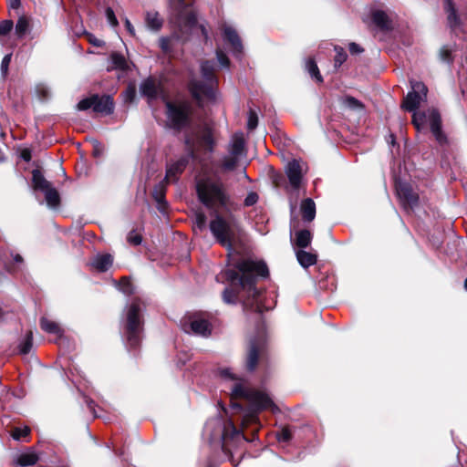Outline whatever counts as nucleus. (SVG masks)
Returning a JSON list of instances; mask_svg holds the SVG:
<instances>
[{"mask_svg": "<svg viewBox=\"0 0 467 467\" xmlns=\"http://www.w3.org/2000/svg\"><path fill=\"white\" fill-rule=\"evenodd\" d=\"M411 91L405 98L402 107L413 112V124L419 130L425 124H429L436 140L440 144H446L447 138L441 130V116L438 111L431 109L427 113L416 112L420 104L427 99L428 88L421 82H411Z\"/></svg>", "mask_w": 467, "mask_h": 467, "instance_id": "1", "label": "nucleus"}, {"mask_svg": "<svg viewBox=\"0 0 467 467\" xmlns=\"http://www.w3.org/2000/svg\"><path fill=\"white\" fill-rule=\"evenodd\" d=\"M236 268L242 275L239 277L235 271L228 270L225 272L226 279L231 282L239 279L241 286L243 288L248 286L249 289L253 290L254 295L257 293L254 288V276L267 277L269 275L266 265L262 261L242 260L236 265Z\"/></svg>", "mask_w": 467, "mask_h": 467, "instance_id": "2", "label": "nucleus"}, {"mask_svg": "<svg viewBox=\"0 0 467 467\" xmlns=\"http://www.w3.org/2000/svg\"><path fill=\"white\" fill-rule=\"evenodd\" d=\"M214 138L212 129L205 126L185 139L189 158H194L200 151L213 152Z\"/></svg>", "mask_w": 467, "mask_h": 467, "instance_id": "3", "label": "nucleus"}, {"mask_svg": "<svg viewBox=\"0 0 467 467\" xmlns=\"http://www.w3.org/2000/svg\"><path fill=\"white\" fill-rule=\"evenodd\" d=\"M209 227L215 240L231 251L234 238V225L223 219L222 216L216 214L210 222Z\"/></svg>", "mask_w": 467, "mask_h": 467, "instance_id": "4", "label": "nucleus"}, {"mask_svg": "<svg viewBox=\"0 0 467 467\" xmlns=\"http://www.w3.org/2000/svg\"><path fill=\"white\" fill-rule=\"evenodd\" d=\"M197 192L201 202L208 207H213L218 202L224 204L226 202L222 186L208 181L197 183Z\"/></svg>", "mask_w": 467, "mask_h": 467, "instance_id": "5", "label": "nucleus"}, {"mask_svg": "<svg viewBox=\"0 0 467 467\" xmlns=\"http://www.w3.org/2000/svg\"><path fill=\"white\" fill-rule=\"evenodd\" d=\"M201 69L206 83L200 84L192 81L190 86L191 92L198 100H202L204 98L212 99L213 96V86L215 82L213 67L210 62H204L202 64Z\"/></svg>", "mask_w": 467, "mask_h": 467, "instance_id": "6", "label": "nucleus"}, {"mask_svg": "<svg viewBox=\"0 0 467 467\" xmlns=\"http://www.w3.org/2000/svg\"><path fill=\"white\" fill-rule=\"evenodd\" d=\"M166 105L168 109L169 124L177 130L184 127L190 113V105L187 102H180L177 104L167 102Z\"/></svg>", "mask_w": 467, "mask_h": 467, "instance_id": "7", "label": "nucleus"}, {"mask_svg": "<svg viewBox=\"0 0 467 467\" xmlns=\"http://www.w3.org/2000/svg\"><path fill=\"white\" fill-rule=\"evenodd\" d=\"M242 395L257 410H270L274 413L279 411L272 399L263 391L247 390L243 392Z\"/></svg>", "mask_w": 467, "mask_h": 467, "instance_id": "8", "label": "nucleus"}, {"mask_svg": "<svg viewBox=\"0 0 467 467\" xmlns=\"http://www.w3.org/2000/svg\"><path fill=\"white\" fill-rule=\"evenodd\" d=\"M244 149V139L242 132L235 133L229 143V156L225 158L223 166L225 169L234 168L238 158L243 154Z\"/></svg>", "mask_w": 467, "mask_h": 467, "instance_id": "9", "label": "nucleus"}, {"mask_svg": "<svg viewBox=\"0 0 467 467\" xmlns=\"http://www.w3.org/2000/svg\"><path fill=\"white\" fill-rule=\"evenodd\" d=\"M140 306L138 303L133 302L128 309L127 318H128V332L129 337L128 340L130 342V345H136L139 341V332H140Z\"/></svg>", "mask_w": 467, "mask_h": 467, "instance_id": "10", "label": "nucleus"}, {"mask_svg": "<svg viewBox=\"0 0 467 467\" xmlns=\"http://www.w3.org/2000/svg\"><path fill=\"white\" fill-rule=\"evenodd\" d=\"M396 191L399 198L406 204L413 206L418 202V196L415 194L411 187L406 183L399 182L396 184Z\"/></svg>", "mask_w": 467, "mask_h": 467, "instance_id": "11", "label": "nucleus"}, {"mask_svg": "<svg viewBox=\"0 0 467 467\" xmlns=\"http://www.w3.org/2000/svg\"><path fill=\"white\" fill-rule=\"evenodd\" d=\"M285 172L288 177L290 184L297 188L300 185L301 180H302V173L303 170L296 160H293L289 161L285 168Z\"/></svg>", "mask_w": 467, "mask_h": 467, "instance_id": "12", "label": "nucleus"}, {"mask_svg": "<svg viewBox=\"0 0 467 467\" xmlns=\"http://www.w3.org/2000/svg\"><path fill=\"white\" fill-rule=\"evenodd\" d=\"M93 110L97 113L108 115L113 111L114 103L110 96H94Z\"/></svg>", "mask_w": 467, "mask_h": 467, "instance_id": "13", "label": "nucleus"}, {"mask_svg": "<svg viewBox=\"0 0 467 467\" xmlns=\"http://www.w3.org/2000/svg\"><path fill=\"white\" fill-rule=\"evenodd\" d=\"M140 93L150 99L158 97L161 90L160 84L151 78L144 80L140 87Z\"/></svg>", "mask_w": 467, "mask_h": 467, "instance_id": "14", "label": "nucleus"}, {"mask_svg": "<svg viewBox=\"0 0 467 467\" xmlns=\"http://www.w3.org/2000/svg\"><path fill=\"white\" fill-rule=\"evenodd\" d=\"M38 461V456L33 451H27L17 454L14 460L16 465L21 467H27L36 464Z\"/></svg>", "mask_w": 467, "mask_h": 467, "instance_id": "15", "label": "nucleus"}, {"mask_svg": "<svg viewBox=\"0 0 467 467\" xmlns=\"http://www.w3.org/2000/svg\"><path fill=\"white\" fill-rule=\"evenodd\" d=\"M188 162V160L186 158H182L181 160H178L177 161L170 164L167 167L166 171V177L165 179L167 181H175L177 179V175L184 170L186 167V164Z\"/></svg>", "mask_w": 467, "mask_h": 467, "instance_id": "16", "label": "nucleus"}, {"mask_svg": "<svg viewBox=\"0 0 467 467\" xmlns=\"http://www.w3.org/2000/svg\"><path fill=\"white\" fill-rule=\"evenodd\" d=\"M302 217L305 221L311 222L316 216V204L310 198L302 201L300 205Z\"/></svg>", "mask_w": 467, "mask_h": 467, "instance_id": "17", "label": "nucleus"}, {"mask_svg": "<svg viewBox=\"0 0 467 467\" xmlns=\"http://www.w3.org/2000/svg\"><path fill=\"white\" fill-rule=\"evenodd\" d=\"M112 264L113 257L110 254H99L94 258L92 266L99 272H106L111 267Z\"/></svg>", "mask_w": 467, "mask_h": 467, "instance_id": "18", "label": "nucleus"}, {"mask_svg": "<svg viewBox=\"0 0 467 467\" xmlns=\"http://www.w3.org/2000/svg\"><path fill=\"white\" fill-rule=\"evenodd\" d=\"M128 63L123 55L114 52L109 59L108 70H125Z\"/></svg>", "mask_w": 467, "mask_h": 467, "instance_id": "19", "label": "nucleus"}, {"mask_svg": "<svg viewBox=\"0 0 467 467\" xmlns=\"http://www.w3.org/2000/svg\"><path fill=\"white\" fill-rule=\"evenodd\" d=\"M224 40L231 44L234 52L241 53L242 43L237 33L233 28H224Z\"/></svg>", "mask_w": 467, "mask_h": 467, "instance_id": "20", "label": "nucleus"}, {"mask_svg": "<svg viewBox=\"0 0 467 467\" xmlns=\"http://www.w3.org/2000/svg\"><path fill=\"white\" fill-rule=\"evenodd\" d=\"M192 332L200 336H208L211 333V327L208 321L204 319H195L190 324Z\"/></svg>", "mask_w": 467, "mask_h": 467, "instance_id": "21", "label": "nucleus"}, {"mask_svg": "<svg viewBox=\"0 0 467 467\" xmlns=\"http://www.w3.org/2000/svg\"><path fill=\"white\" fill-rule=\"evenodd\" d=\"M32 181L34 183L35 189H37L41 192H45L52 185L51 183L45 179L43 174L38 170H34L32 172Z\"/></svg>", "mask_w": 467, "mask_h": 467, "instance_id": "22", "label": "nucleus"}, {"mask_svg": "<svg viewBox=\"0 0 467 467\" xmlns=\"http://www.w3.org/2000/svg\"><path fill=\"white\" fill-rule=\"evenodd\" d=\"M296 258L299 264L305 268L314 265L317 263V255L304 250L296 252Z\"/></svg>", "mask_w": 467, "mask_h": 467, "instance_id": "23", "label": "nucleus"}, {"mask_svg": "<svg viewBox=\"0 0 467 467\" xmlns=\"http://www.w3.org/2000/svg\"><path fill=\"white\" fill-rule=\"evenodd\" d=\"M40 327L47 333L54 334L58 337L62 336V329L60 327L56 322L49 320L47 317L41 318Z\"/></svg>", "mask_w": 467, "mask_h": 467, "instance_id": "24", "label": "nucleus"}, {"mask_svg": "<svg viewBox=\"0 0 467 467\" xmlns=\"http://www.w3.org/2000/svg\"><path fill=\"white\" fill-rule=\"evenodd\" d=\"M43 192L45 194V199L48 207L57 208L59 205L60 197L57 191L53 186Z\"/></svg>", "mask_w": 467, "mask_h": 467, "instance_id": "25", "label": "nucleus"}, {"mask_svg": "<svg viewBox=\"0 0 467 467\" xmlns=\"http://www.w3.org/2000/svg\"><path fill=\"white\" fill-rule=\"evenodd\" d=\"M312 240L311 233L308 230H301L296 234V244L298 247H307Z\"/></svg>", "mask_w": 467, "mask_h": 467, "instance_id": "26", "label": "nucleus"}, {"mask_svg": "<svg viewBox=\"0 0 467 467\" xmlns=\"http://www.w3.org/2000/svg\"><path fill=\"white\" fill-rule=\"evenodd\" d=\"M257 361H258V349H257L256 346L254 343H252L250 346V349H249L248 357H247V360H246L247 369L250 371H253L257 365Z\"/></svg>", "mask_w": 467, "mask_h": 467, "instance_id": "27", "label": "nucleus"}, {"mask_svg": "<svg viewBox=\"0 0 467 467\" xmlns=\"http://www.w3.org/2000/svg\"><path fill=\"white\" fill-rule=\"evenodd\" d=\"M147 26L152 30H159L162 26V20L158 13L150 12L146 16Z\"/></svg>", "mask_w": 467, "mask_h": 467, "instance_id": "28", "label": "nucleus"}, {"mask_svg": "<svg viewBox=\"0 0 467 467\" xmlns=\"http://www.w3.org/2000/svg\"><path fill=\"white\" fill-rule=\"evenodd\" d=\"M373 22L381 28H388L389 17L383 11H376L372 15Z\"/></svg>", "mask_w": 467, "mask_h": 467, "instance_id": "29", "label": "nucleus"}, {"mask_svg": "<svg viewBox=\"0 0 467 467\" xmlns=\"http://www.w3.org/2000/svg\"><path fill=\"white\" fill-rule=\"evenodd\" d=\"M342 103L346 108L353 110H362L364 108L363 104L359 100L349 96L343 98Z\"/></svg>", "mask_w": 467, "mask_h": 467, "instance_id": "30", "label": "nucleus"}, {"mask_svg": "<svg viewBox=\"0 0 467 467\" xmlns=\"http://www.w3.org/2000/svg\"><path fill=\"white\" fill-rule=\"evenodd\" d=\"M29 27L28 21L26 17L21 16L18 18L16 25V34L19 38H22L27 32Z\"/></svg>", "mask_w": 467, "mask_h": 467, "instance_id": "31", "label": "nucleus"}, {"mask_svg": "<svg viewBox=\"0 0 467 467\" xmlns=\"http://www.w3.org/2000/svg\"><path fill=\"white\" fill-rule=\"evenodd\" d=\"M306 68L308 71V73L311 75V77L314 78L317 81H318V82L322 81V77H321L318 67L314 60L308 59L306 63Z\"/></svg>", "mask_w": 467, "mask_h": 467, "instance_id": "32", "label": "nucleus"}, {"mask_svg": "<svg viewBox=\"0 0 467 467\" xmlns=\"http://www.w3.org/2000/svg\"><path fill=\"white\" fill-rule=\"evenodd\" d=\"M445 10L448 13V19L451 24L455 23L457 20L456 12L453 7V4L451 0L445 1Z\"/></svg>", "mask_w": 467, "mask_h": 467, "instance_id": "33", "label": "nucleus"}, {"mask_svg": "<svg viewBox=\"0 0 467 467\" xmlns=\"http://www.w3.org/2000/svg\"><path fill=\"white\" fill-rule=\"evenodd\" d=\"M94 102V96L83 99L78 103L77 108L79 110H86L91 108L93 109Z\"/></svg>", "mask_w": 467, "mask_h": 467, "instance_id": "34", "label": "nucleus"}, {"mask_svg": "<svg viewBox=\"0 0 467 467\" xmlns=\"http://www.w3.org/2000/svg\"><path fill=\"white\" fill-rule=\"evenodd\" d=\"M14 27L12 20L6 19L0 22V36H6Z\"/></svg>", "mask_w": 467, "mask_h": 467, "instance_id": "35", "label": "nucleus"}, {"mask_svg": "<svg viewBox=\"0 0 467 467\" xmlns=\"http://www.w3.org/2000/svg\"><path fill=\"white\" fill-rule=\"evenodd\" d=\"M28 434H29V429L27 427L16 428L13 431L12 437L15 440L19 441V440L26 438Z\"/></svg>", "mask_w": 467, "mask_h": 467, "instance_id": "36", "label": "nucleus"}, {"mask_svg": "<svg viewBox=\"0 0 467 467\" xmlns=\"http://www.w3.org/2000/svg\"><path fill=\"white\" fill-rule=\"evenodd\" d=\"M258 124L257 114L254 110H250L247 118V128L248 130H254Z\"/></svg>", "mask_w": 467, "mask_h": 467, "instance_id": "37", "label": "nucleus"}, {"mask_svg": "<svg viewBox=\"0 0 467 467\" xmlns=\"http://www.w3.org/2000/svg\"><path fill=\"white\" fill-rule=\"evenodd\" d=\"M105 15H106V17H107V20L109 22V24L113 26V27H116L118 26L119 25V21L115 16V13L113 11V9L111 7H108L105 11Z\"/></svg>", "mask_w": 467, "mask_h": 467, "instance_id": "38", "label": "nucleus"}, {"mask_svg": "<svg viewBox=\"0 0 467 467\" xmlns=\"http://www.w3.org/2000/svg\"><path fill=\"white\" fill-rule=\"evenodd\" d=\"M32 348V333L29 332L26 335V341L20 346V353L22 354H27Z\"/></svg>", "mask_w": 467, "mask_h": 467, "instance_id": "39", "label": "nucleus"}, {"mask_svg": "<svg viewBox=\"0 0 467 467\" xmlns=\"http://www.w3.org/2000/svg\"><path fill=\"white\" fill-rule=\"evenodd\" d=\"M440 57L444 62H450L451 60V49L448 47H442L440 49Z\"/></svg>", "mask_w": 467, "mask_h": 467, "instance_id": "40", "label": "nucleus"}, {"mask_svg": "<svg viewBox=\"0 0 467 467\" xmlns=\"http://www.w3.org/2000/svg\"><path fill=\"white\" fill-rule=\"evenodd\" d=\"M141 241V236L134 231L130 232L128 235V242L133 245H139Z\"/></svg>", "mask_w": 467, "mask_h": 467, "instance_id": "41", "label": "nucleus"}, {"mask_svg": "<svg viewBox=\"0 0 467 467\" xmlns=\"http://www.w3.org/2000/svg\"><path fill=\"white\" fill-rule=\"evenodd\" d=\"M11 57H12V55L11 54H7L2 59V62H1V71H2L3 75H5L7 73L8 67H9V64L11 62Z\"/></svg>", "mask_w": 467, "mask_h": 467, "instance_id": "42", "label": "nucleus"}, {"mask_svg": "<svg viewBox=\"0 0 467 467\" xmlns=\"http://www.w3.org/2000/svg\"><path fill=\"white\" fill-rule=\"evenodd\" d=\"M258 201V195L255 192H250L244 199V204L246 206L254 205Z\"/></svg>", "mask_w": 467, "mask_h": 467, "instance_id": "43", "label": "nucleus"}, {"mask_svg": "<svg viewBox=\"0 0 467 467\" xmlns=\"http://www.w3.org/2000/svg\"><path fill=\"white\" fill-rule=\"evenodd\" d=\"M217 59L222 67H227L229 66V59L222 51L217 52Z\"/></svg>", "mask_w": 467, "mask_h": 467, "instance_id": "44", "label": "nucleus"}, {"mask_svg": "<svg viewBox=\"0 0 467 467\" xmlns=\"http://www.w3.org/2000/svg\"><path fill=\"white\" fill-rule=\"evenodd\" d=\"M135 95H136V91H135V88L133 87H130L126 89V91L124 92L123 96H124V99L126 101H131L133 100V99L135 98Z\"/></svg>", "mask_w": 467, "mask_h": 467, "instance_id": "45", "label": "nucleus"}, {"mask_svg": "<svg viewBox=\"0 0 467 467\" xmlns=\"http://www.w3.org/2000/svg\"><path fill=\"white\" fill-rule=\"evenodd\" d=\"M223 300L226 303H234V302L235 295L230 289L226 288L223 291Z\"/></svg>", "mask_w": 467, "mask_h": 467, "instance_id": "46", "label": "nucleus"}, {"mask_svg": "<svg viewBox=\"0 0 467 467\" xmlns=\"http://www.w3.org/2000/svg\"><path fill=\"white\" fill-rule=\"evenodd\" d=\"M197 22L196 16L193 14L189 15L183 21L184 26L192 28Z\"/></svg>", "mask_w": 467, "mask_h": 467, "instance_id": "47", "label": "nucleus"}, {"mask_svg": "<svg viewBox=\"0 0 467 467\" xmlns=\"http://www.w3.org/2000/svg\"><path fill=\"white\" fill-rule=\"evenodd\" d=\"M88 39L90 44L96 47H102L104 45V42L102 40L98 39L95 36L88 34Z\"/></svg>", "mask_w": 467, "mask_h": 467, "instance_id": "48", "label": "nucleus"}, {"mask_svg": "<svg viewBox=\"0 0 467 467\" xmlns=\"http://www.w3.org/2000/svg\"><path fill=\"white\" fill-rule=\"evenodd\" d=\"M196 223L199 228H203L205 225V216L203 213L196 214Z\"/></svg>", "mask_w": 467, "mask_h": 467, "instance_id": "49", "label": "nucleus"}, {"mask_svg": "<svg viewBox=\"0 0 467 467\" xmlns=\"http://www.w3.org/2000/svg\"><path fill=\"white\" fill-rule=\"evenodd\" d=\"M349 51L353 54H358L362 52L363 50L359 47V46L356 43L349 44Z\"/></svg>", "mask_w": 467, "mask_h": 467, "instance_id": "50", "label": "nucleus"}, {"mask_svg": "<svg viewBox=\"0 0 467 467\" xmlns=\"http://www.w3.org/2000/svg\"><path fill=\"white\" fill-rule=\"evenodd\" d=\"M125 26H126V28L128 29V31L130 32V34L133 36L135 34V30H134V27L132 26L130 21L128 18L125 19Z\"/></svg>", "mask_w": 467, "mask_h": 467, "instance_id": "51", "label": "nucleus"}, {"mask_svg": "<svg viewBox=\"0 0 467 467\" xmlns=\"http://www.w3.org/2000/svg\"><path fill=\"white\" fill-rule=\"evenodd\" d=\"M222 376L224 377L225 379H234V376L232 375L230 369H223L222 370Z\"/></svg>", "mask_w": 467, "mask_h": 467, "instance_id": "52", "label": "nucleus"}, {"mask_svg": "<svg viewBox=\"0 0 467 467\" xmlns=\"http://www.w3.org/2000/svg\"><path fill=\"white\" fill-rule=\"evenodd\" d=\"M12 8H17L20 5V0H8Z\"/></svg>", "mask_w": 467, "mask_h": 467, "instance_id": "53", "label": "nucleus"}, {"mask_svg": "<svg viewBox=\"0 0 467 467\" xmlns=\"http://www.w3.org/2000/svg\"><path fill=\"white\" fill-rule=\"evenodd\" d=\"M21 155H22V158L26 161H29L30 159H31V155H30V152L28 150H24Z\"/></svg>", "mask_w": 467, "mask_h": 467, "instance_id": "54", "label": "nucleus"}, {"mask_svg": "<svg viewBox=\"0 0 467 467\" xmlns=\"http://www.w3.org/2000/svg\"><path fill=\"white\" fill-rule=\"evenodd\" d=\"M161 47L163 50H167L168 49V39H166V38L161 39Z\"/></svg>", "mask_w": 467, "mask_h": 467, "instance_id": "55", "label": "nucleus"}, {"mask_svg": "<svg viewBox=\"0 0 467 467\" xmlns=\"http://www.w3.org/2000/svg\"><path fill=\"white\" fill-rule=\"evenodd\" d=\"M288 439H289V433L286 431H283L281 437L279 438L280 441H286Z\"/></svg>", "mask_w": 467, "mask_h": 467, "instance_id": "56", "label": "nucleus"}, {"mask_svg": "<svg viewBox=\"0 0 467 467\" xmlns=\"http://www.w3.org/2000/svg\"><path fill=\"white\" fill-rule=\"evenodd\" d=\"M99 146H100L99 143H98V142L95 143V149H94V154L95 155H99V154L101 153L100 150H99Z\"/></svg>", "mask_w": 467, "mask_h": 467, "instance_id": "57", "label": "nucleus"}, {"mask_svg": "<svg viewBox=\"0 0 467 467\" xmlns=\"http://www.w3.org/2000/svg\"><path fill=\"white\" fill-rule=\"evenodd\" d=\"M344 60H345V55L344 54H339L338 57L337 58L336 61L338 62L339 64H341Z\"/></svg>", "mask_w": 467, "mask_h": 467, "instance_id": "58", "label": "nucleus"}, {"mask_svg": "<svg viewBox=\"0 0 467 467\" xmlns=\"http://www.w3.org/2000/svg\"><path fill=\"white\" fill-rule=\"evenodd\" d=\"M155 198H156L157 202H161L162 199V193L161 192L160 194H156Z\"/></svg>", "mask_w": 467, "mask_h": 467, "instance_id": "59", "label": "nucleus"}, {"mask_svg": "<svg viewBox=\"0 0 467 467\" xmlns=\"http://www.w3.org/2000/svg\"><path fill=\"white\" fill-rule=\"evenodd\" d=\"M15 260H16V262H21V261H22V258H21V256H20V255H16V256H15Z\"/></svg>", "mask_w": 467, "mask_h": 467, "instance_id": "60", "label": "nucleus"}, {"mask_svg": "<svg viewBox=\"0 0 467 467\" xmlns=\"http://www.w3.org/2000/svg\"><path fill=\"white\" fill-rule=\"evenodd\" d=\"M464 287L467 290V278L465 279V282H464Z\"/></svg>", "mask_w": 467, "mask_h": 467, "instance_id": "61", "label": "nucleus"}, {"mask_svg": "<svg viewBox=\"0 0 467 467\" xmlns=\"http://www.w3.org/2000/svg\"><path fill=\"white\" fill-rule=\"evenodd\" d=\"M123 292L124 293H130V291L129 289L125 288V289H123Z\"/></svg>", "mask_w": 467, "mask_h": 467, "instance_id": "62", "label": "nucleus"}]
</instances>
